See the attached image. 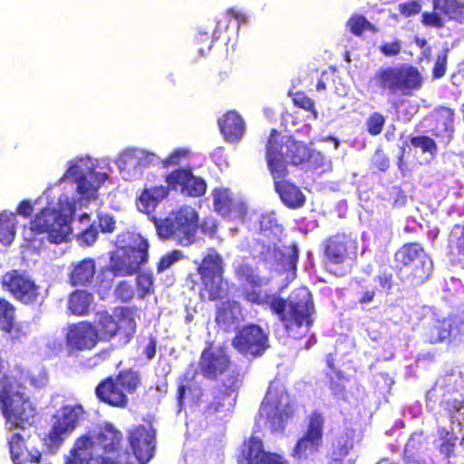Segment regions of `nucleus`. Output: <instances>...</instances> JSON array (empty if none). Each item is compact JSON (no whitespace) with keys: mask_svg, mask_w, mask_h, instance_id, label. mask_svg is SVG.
<instances>
[{"mask_svg":"<svg viewBox=\"0 0 464 464\" xmlns=\"http://www.w3.org/2000/svg\"><path fill=\"white\" fill-rule=\"evenodd\" d=\"M233 269L241 285L244 297L250 303L267 304L278 314L288 336L301 339L308 334L313 323L311 316L314 304L311 293L306 287L296 288L285 301L275 295L262 294L260 287L266 284V280L256 272L247 260L237 258L233 263Z\"/></svg>","mask_w":464,"mask_h":464,"instance_id":"1","label":"nucleus"},{"mask_svg":"<svg viewBox=\"0 0 464 464\" xmlns=\"http://www.w3.org/2000/svg\"><path fill=\"white\" fill-rule=\"evenodd\" d=\"M260 234L271 240L268 244L258 238L252 246L251 255L259 258L279 273L287 272V277H294L298 260V248L295 245L278 247L274 240H278L283 227L278 223L275 213L261 215L258 218Z\"/></svg>","mask_w":464,"mask_h":464,"instance_id":"2","label":"nucleus"},{"mask_svg":"<svg viewBox=\"0 0 464 464\" xmlns=\"http://www.w3.org/2000/svg\"><path fill=\"white\" fill-rule=\"evenodd\" d=\"M27 384L35 385V379L22 375L5 380L0 389V408L9 430H25L34 422L35 408L30 401Z\"/></svg>","mask_w":464,"mask_h":464,"instance_id":"3","label":"nucleus"},{"mask_svg":"<svg viewBox=\"0 0 464 464\" xmlns=\"http://www.w3.org/2000/svg\"><path fill=\"white\" fill-rule=\"evenodd\" d=\"M58 206V209L45 207L35 214L29 223L30 234L24 236L25 240L34 242L42 234H46L51 243L61 244L67 240L75 206L68 199L64 202L59 199Z\"/></svg>","mask_w":464,"mask_h":464,"instance_id":"4","label":"nucleus"},{"mask_svg":"<svg viewBox=\"0 0 464 464\" xmlns=\"http://www.w3.org/2000/svg\"><path fill=\"white\" fill-rule=\"evenodd\" d=\"M92 325L100 343L116 340L121 345H126L136 333L135 311L127 306L117 307L112 313L98 311Z\"/></svg>","mask_w":464,"mask_h":464,"instance_id":"5","label":"nucleus"},{"mask_svg":"<svg viewBox=\"0 0 464 464\" xmlns=\"http://www.w3.org/2000/svg\"><path fill=\"white\" fill-rule=\"evenodd\" d=\"M142 385L140 372L132 368L122 369L116 375L103 378L95 387L94 394L100 402L113 408L124 409L129 394H134Z\"/></svg>","mask_w":464,"mask_h":464,"instance_id":"6","label":"nucleus"},{"mask_svg":"<svg viewBox=\"0 0 464 464\" xmlns=\"http://www.w3.org/2000/svg\"><path fill=\"white\" fill-rule=\"evenodd\" d=\"M394 257L397 265L401 266V276L412 286L425 283L432 272V260L418 243L403 245Z\"/></svg>","mask_w":464,"mask_h":464,"instance_id":"7","label":"nucleus"},{"mask_svg":"<svg viewBox=\"0 0 464 464\" xmlns=\"http://www.w3.org/2000/svg\"><path fill=\"white\" fill-rule=\"evenodd\" d=\"M293 405L285 388L271 382L259 410V417L271 432L283 431L285 423L293 414Z\"/></svg>","mask_w":464,"mask_h":464,"instance_id":"8","label":"nucleus"},{"mask_svg":"<svg viewBox=\"0 0 464 464\" xmlns=\"http://www.w3.org/2000/svg\"><path fill=\"white\" fill-rule=\"evenodd\" d=\"M374 80L383 92L409 95L422 85V77L417 68L402 64L380 69Z\"/></svg>","mask_w":464,"mask_h":464,"instance_id":"9","label":"nucleus"},{"mask_svg":"<svg viewBox=\"0 0 464 464\" xmlns=\"http://www.w3.org/2000/svg\"><path fill=\"white\" fill-rule=\"evenodd\" d=\"M149 258V242L140 237L134 245L118 247L110 255L109 270L114 276H127L137 273Z\"/></svg>","mask_w":464,"mask_h":464,"instance_id":"10","label":"nucleus"},{"mask_svg":"<svg viewBox=\"0 0 464 464\" xmlns=\"http://www.w3.org/2000/svg\"><path fill=\"white\" fill-rule=\"evenodd\" d=\"M3 286L10 292L14 299L24 304L36 303L39 296V286L25 272L13 269L2 277Z\"/></svg>","mask_w":464,"mask_h":464,"instance_id":"11","label":"nucleus"},{"mask_svg":"<svg viewBox=\"0 0 464 464\" xmlns=\"http://www.w3.org/2000/svg\"><path fill=\"white\" fill-rule=\"evenodd\" d=\"M64 343L70 353L92 351L100 343L92 322L82 320L68 324Z\"/></svg>","mask_w":464,"mask_h":464,"instance_id":"12","label":"nucleus"},{"mask_svg":"<svg viewBox=\"0 0 464 464\" xmlns=\"http://www.w3.org/2000/svg\"><path fill=\"white\" fill-rule=\"evenodd\" d=\"M268 336L264 330L256 324L241 328L233 340L234 347L245 356L257 357L268 347Z\"/></svg>","mask_w":464,"mask_h":464,"instance_id":"13","label":"nucleus"},{"mask_svg":"<svg viewBox=\"0 0 464 464\" xmlns=\"http://www.w3.org/2000/svg\"><path fill=\"white\" fill-rule=\"evenodd\" d=\"M324 419L317 412H314L308 422L304 436L296 442L293 457L298 460L307 459L314 455L323 444V430Z\"/></svg>","mask_w":464,"mask_h":464,"instance_id":"14","label":"nucleus"},{"mask_svg":"<svg viewBox=\"0 0 464 464\" xmlns=\"http://www.w3.org/2000/svg\"><path fill=\"white\" fill-rule=\"evenodd\" d=\"M426 337L430 343L446 340L464 342V319L449 317L442 321L437 320L426 331Z\"/></svg>","mask_w":464,"mask_h":464,"instance_id":"15","label":"nucleus"},{"mask_svg":"<svg viewBox=\"0 0 464 464\" xmlns=\"http://www.w3.org/2000/svg\"><path fill=\"white\" fill-rule=\"evenodd\" d=\"M130 448L140 464H147L155 450V432L144 425L133 429L129 436Z\"/></svg>","mask_w":464,"mask_h":464,"instance_id":"16","label":"nucleus"},{"mask_svg":"<svg viewBox=\"0 0 464 464\" xmlns=\"http://www.w3.org/2000/svg\"><path fill=\"white\" fill-rule=\"evenodd\" d=\"M198 221V213L192 207L185 206L176 211V241L179 245L186 246L196 242Z\"/></svg>","mask_w":464,"mask_h":464,"instance_id":"17","label":"nucleus"},{"mask_svg":"<svg viewBox=\"0 0 464 464\" xmlns=\"http://www.w3.org/2000/svg\"><path fill=\"white\" fill-rule=\"evenodd\" d=\"M84 414L83 407L81 404L67 405L62 408V415L56 420L49 432V440L53 444H59L63 441L65 433L72 431L81 416Z\"/></svg>","mask_w":464,"mask_h":464,"instance_id":"18","label":"nucleus"},{"mask_svg":"<svg viewBox=\"0 0 464 464\" xmlns=\"http://www.w3.org/2000/svg\"><path fill=\"white\" fill-rule=\"evenodd\" d=\"M165 179L167 187L161 185L141 190L136 199L137 208L140 212L152 213L159 203L168 197L169 188H174V172L167 174Z\"/></svg>","mask_w":464,"mask_h":464,"instance_id":"19","label":"nucleus"},{"mask_svg":"<svg viewBox=\"0 0 464 464\" xmlns=\"http://www.w3.org/2000/svg\"><path fill=\"white\" fill-rule=\"evenodd\" d=\"M229 363L230 361L226 351L211 345L203 351L199 366L206 376L216 378L228 369Z\"/></svg>","mask_w":464,"mask_h":464,"instance_id":"20","label":"nucleus"},{"mask_svg":"<svg viewBox=\"0 0 464 464\" xmlns=\"http://www.w3.org/2000/svg\"><path fill=\"white\" fill-rule=\"evenodd\" d=\"M278 139L279 133L273 130L266 146L267 165L275 181L287 175L286 165L290 163L284 150L279 148Z\"/></svg>","mask_w":464,"mask_h":464,"instance_id":"21","label":"nucleus"},{"mask_svg":"<svg viewBox=\"0 0 464 464\" xmlns=\"http://www.w3.org/2000/svg\"><path fill=\"white\" fill-rule=\"evenodd\" d=\"M212 197L215 210L221 216H230L234 213L235 217H243L246 214L245 203L237 199L229 189L217 188L213 189Z\"/></svg>","mask_w":464,"mask_h":464,"instance_id":"22","label":"nucleus"},{"mask_svg":"<svg viewBox=\"0 0 464 464\" xmlns=\"http://www.w3.org/2000/svg\"><path fill=\"white\" fill-rule=\"evenodd\" d=\"M238 462L239 464H284L279 456L264 451L262 441L256 437L250 439Z\"/></svg>","mask_w":464,"mask_h":464,"instance_id":"23","label":"nucleus"},{"mask_svg":"<svg viewBox=\"0 0 464 464\" xmlns=\"http://www.w3.org/2000/svg\"><path fill=\"white\" fill-rule=\"evenodd\" d=\"M207 190V183L204 179L194 175L193 170L176 169V192L191 198L201 197Z\"/></svg>","mask_w":464,"mask_h":464,"instance_id":"24","label":"nucleus"},{"mask_svg":"<svg viewBox=\"0 0 464 464\" xmlns=\"http://www.w3.org/2000/svg\"><path fill=\"white\" fill-rule=\"evenodd\" d=\"M96 273V262L85 257L72 265L68 274V282L72 286H85L92 284Z\"/></svg>","mask_w":464,"mask_h":464,"instance_id":"25","label":"nucleus"},{"mask_svg":"<svg viewBox=\"0 0 464 464\" xmlns=\"http://www.w3.org/2000/svg\"><path fill=\"white\" fill-rule=\"evenodd\" d=\"M122 433L112 423L106 422L96 434V442L107 454L118 453L122 447Z\"/></svg>","mask_w":464,"mask_h":464,"instance_id":"26","label":"nucleus"},{"mask_svg":"<svg viewBox=\"0 0 464 464\" xmlns=\"http://www.w3.org/2000/svg\"><path fill=\"white\" fill-rule=\"evenodd\" d=\"M219 129L228 142H238L245 133V122L236 111L226 113L218 121Z\"/></svg>","mask_w":464,"mask_h":464,"instance_id":"27","label":"nucleus"},{"mask_svg":"<svg viewBox=\"0 0 464 464\" xmlns=\"http://www.w3.org/2000/svg\"><path fill=\"white\" fill-rule=\"evenodd\" d=\"M239 382L238 373H234L229 376V378L223 383V386L226 389V394L224 395L220 392V395L215 396L214 401L208 406L206 413L210 416L217 412H223L227 410V406H231L232 401H234V399L230 398L231 393L237 390Z\"/></svg>","mask_w":464,"mask_h":464,"instance_id":"28","label":"nucleus"},{"mask_svg":"<svg viewBox=\"0 0 464 464\" xmlns=\"http://www.w3.org/2000/svg\"><path fill=\"white\" fill-rule=\"evenodd\" d=\"M275 188L282 202L290 208H298L304 205L305 196L298 187L286 181H275Z\"/></svg>","mask_w":464,"mask_h":464,"instance_id":"29","label":"nucleus"},{"mask_svg":"<svg viewBox=\"0 0 464 464\" xmlns=\"http://www.w3.org/2000/svg\"><path fill=\"white\" fill-rule=\"evenodd\" d=\"M93 303V295L84 290H74L68 299V309L76 316H84L90 313Z\"/></svg>","mask_w":464,"mask_h":464,"instance_id":"30","label":"nucleus"},{"mask_svg":"<svg viewBox=\"0 0 464 464\" xmlns=\"http://www.w3.org/2000/svg\"><path fill=\"white\" fill-rule=\"evenodd\" d=\"M349 243H351V240L343 235H337L329 238L324 249L326 257L334 264L343 263L346 256Z\"/></svg>","mask_w":464,"mask_h":464,"instance_id":"31","label":"nucleus"},{"mask_svg":"<svg viewBox=\"0 0 464 464\" xmlns=\"http://www.w3.org/2000/svg\"><path fill=\"white\" fill-rule=\"evenodd\" d=\"M353 447V432L346 430L334 439L329 450V456L332 460L338 462L347 456Z\"/></svg>","mask_w":464,"mask_h":464,"instance_id":"32","label":"nucleus"},{"mask_svg":"<svg viewBox=\"0 0 464 464\" xmlns=\"http://www.w3.org/2000/svg\"><path fill=\"white\" fill-rule=\"evenodd\" d=\"M279 148L284 150L286 159H288L293 165L302 163L307 156L306 149L290 137H281Z\"/></svg>","mask_w":464,"mask_h":464,"instance_id":"33","label":"nucleus"},{"mask_svg":"<svg viewBox=\"0 0 464 464\" xmlns=\"http://www.w3.org/2000/svg\"><path fill=\"white\" fill-rule=\"evenodd\" d=\"M99 175H92L91 172L82 174L77 179V191L85 199H96L98 198V188L101 186V180H98Z\"/></svg>","mask_w":464,"mask_h":464,"instance_id":"34","label":"nucleus"},{"mask_svg":"<svg viewBox=\"0 0 464 464\" xmlns=\"http://www.w3.org/2000/svg\"><path fill=\"white\" fill-rule=\"evenodd\" d=\"M450 256L452 262L464 266V226H457L450 236Z\"/></svg>","mask_w":464,"mask_h":464,"instance_id":"35","label":"nucleus"},{"mask_svg":"<svg viewBox=\"0 0 464 464\" xmlns=\"http://www.w3.org/2000/svg\"><path fill=\"white\" fill-rule=\"evenodd\" d=\"M454 111L451 109L441 107L435 112L436 135L450 138L453 132Z\"/></svg>","mask_w":464,"mask_h":464,"instance_id":"36","label":"nucleus"},{"mask_svg":"<svg viewBox=\"0 0 464 464\" xmlns=\"http://www.w3.org/2000/svg\"><path fill=\"white\" fill-rule=\"evenodd\" d=\"M201 277L222 276L223 266L221 256L213 249L202 260L198 267Z\"/></svg>","mask_w":464,"mask_h":464,"instance_id":"37","label":"nucleus"},{"mask_svg":"<svg viewBox=\"0 0 464 464\" xmlns=\"http://www.w3.org/2000/svg\"><path fill=\"white\" fill-rule=\"evenodd\" d=\"M204 288L200 292L202 299L214 301L220 298L224 293L222 276L201 277Z\"/></svg>","mask_w":464,"mask_h":464,"instance_id":"38","label":"nucleus"},{"mask_svg":"<svg viewBox=\"0 0 464 464\" xmlns=\"http://www.w3.org/2000/svg\"><path fill=\"white\" fill-rule=\"evenodd\" d=\"M16 217L14 213L5 211L0 213V242L10 244L15 236Z\"/></svg>","mask_w":464,"mask_h":464,"instance_id":"39","label":"nucleus"},{"mask_svg":"<svg viewBox=\"0 0 464 464\" xmlns=\"http://www.w3.org/2000/svg\"><path fill=\"white\" fill-rule=\"evenodd\" d=\"M420 447V435H412L408 440L404 448V464H429L425 459L418 454L417 450Z\"/></svg>","mask_w":464,"mask_h":464,"instance_id":"40","label":"nucleus"},{"mask_svg":"<svg viewBox=\"0 0 464 464\" xmlns=\"http://www.w3.org/2000/svg\"><path fill=\"white\" fill-rule=\"evenodd\" d=\"M150 220L156 227L159 237L168 239L174 235V218L171 216L157 218L152 215Z\"/></svg>","mask_w":464,"mask_h":464,"instance_id":"41","label":"nucleus"},{"mask_svg":"<svg viewBox=\"0 0 464 464\" xmlns=\"http://www.w3.org/2000/svg\"><path fill=\"white\" fill-rule=\"evenodd\" d=\"M8 446L14 464H22L20 459L25 450L24 437L20 433L13 434L8 441Z\"/></svg>","mask_w":464,"mask_h":464,"instance_id":"42","label":"nucleus"},{"mask_svg":"<svg viewBox=\"0 0 464 464\" xmlns=\"http://www.w3.org/2000/svg\"><path fill=\"white\" fill-rule=\"evenodd\" d=\"M240 313V306L237 302H227L222 304L217 314L218 322L231 324L237 319Z\"/></svg>","mask_w":464,"mask_h":464,"instance_id":"43","label":"nucleus"},{"mask_svg":"<svg viewBox=\"0 0 464 464\" xmlns=\"http://www.w3.org/2000/svg\"><path fill=\"white\" fill-rule=\"evenodd\" d=\"M136 288L139 298L145 296L154 292L153 277L150 274L140 272L136 277Z\"/></svg>","mask_w":464,"mask_h":464,"instance_id":"44","label":"nucleus"},{"mask_svg":"<svg viewBox=\"0 0 464 464\" xmlns=\"http://www.w3.org/2000/svg\"><path fill=\"white\" fill-rule=\"evenodd\" d=\"M91 439L88 436L80 437L74 443L70 453L71 456L67 458L65 464H77L81 460V451L85 450L91 445Z\"/></svg>","mask_w":464,"mask_h":464,"instance_id":"45","label":"nucleus"},{"mask_svg":"<svg viewBox=\"0 0 464 464\" xmlns=\"http://www.w3.org/2000/svg\"><path fill=\"white\" fill-rule=\"evenodd\" d=\"M329 388L335 396L343 397L345 392V379L340 371H333L327 373Z\"/></svg>","mask_w":464,"mask_h":464,"instance_id":"46","label":"nucleus"},{"mask_svg":"<svg viewBox=\"0 0 464 464\" xmlns=\"http://www.w3.org/2000/svg\"><path fill=\"white\" fill-rule=\"evenodd\" d=\"M15 319L14 306L4 298H0V329L9 325Z\"/></svg>","mask_w":464,"mask_h":464,"instance_id":"47","label":"nucleus"},{"mask_svg":"<svg viewBox=\"0 0 464 464\" xmlns=\"http://www.w3.org/2000/svg\"><path fill=\"white\" fill-rule=\"evenodd\" d=\"M98 235L99 229H97L96 221H93L88 227L78 235L77 240L80 245L90 246L96 242Z\"/></svg>","mask_w":464,"mask_h":464,"instance_id":"48","label":"nucleus"},{"mask_svg":"<svg viewBox=\"0 0 464 464\" xmlns=\"http://www.w3.org/2000/svg\"><path fill=\"white\" fill-rule=\"evenodd\" d=\"M193 155L188 148L176 149V169L192 170L191 159Z\"/></svg>","mask_w":464,"mask_h":464,"instance_id":"49","label":"nucleus"},{"mask_svg":"<svg viewBox=\"0 0 464 464\" xmlns=\"http://www.w3.org/2000/svg\"><path fill=\"white\" fill-rule=\"evenodd\" d=\"M411 143L413 147L420 149L423 152L433 155L437 151L435 141L424 135L414 136L411 138Z\"/></svg>","mask_w":464,"mask_h":464,"instance_id":"50","label":"nucleus"},{"mask_svg":"<svg viewBox=\"0 0 464 464\" xmlns=\"http://www.w3.org/2000/svg\"><path fill=\"white\" fill-rule=\"evenodd\" d=\"M0 330L8 334L13 340L17 341L25 338L28 334L27 326L22 323L15 322V319L11 321L9 325L4 326Z\"/></svg>","mask_w":464,"mask_h":464,"instance_id":"51","label":"nucleus"},{"mask_svg":"<svg viewBox=\"0 0 464 464\" xmlns=\"http://www.w3.org/2000/svg\"><path fill=\"white\" fill-rule=\"evenodd\" d=\"M347 25L349 26L351 32L356 35H360L363 30H372V24L366 20L362 15H353L352 16Z\"/></svg>","mask_w":464,"mask_h":464,"instance_id":"52","label":"nucleus"},{"mask_svg":"<svg viewBox=\"0 0 464 464\" xmlns=\"http://www.w3.org/2000/svg\"><path fill=\"white\" fill-rule=\"evenodd\" d=\"M114 295L122 303L130 301L134 296V290L131 284L126 280L121 281L115 287Z\"/></svg>","mask_w":464,"mask_h":464,"instance_id":"53","label":"nucleus"},{"mask_svg":"<svg viewBox=\"0 0 464 464\" xmlns=\"http://www.w3.org/2000/svg\"><path fill=\"white\" fill-rule=\"evenodd\" d=\"M433 5L434 9L443 12L450 18L455 17L457 10L460 7L458 0H433Z\"/></svg>","mask_w":464,"mask_h":464,"instance_id":"54","label":"nucleus"},{"mask_svg":"<svg viewBox=\"0 0 464 464\" xmlns=\"http://www.w3.org/2000/svg\"><path fill=\"white\" fill-rule=\"evenodd\" d=\"M97 229L102 233H112L116 227L114 218L109 214L99 213L96 221Z\"/></svg>","mask_w":464,"mask_h":464,"instance_id":"55","label":"nucleus"},{"mask_svg":"<svg viewBox=\"0 0 464 464\" xmlns=\"http://www.w3.org/2000/svg\"><path fill=\"white\" fill-rule=\"evenodd\" d=\"M384 123V116L379 112H374L367 120V130L370 134L378 135L382 132Z\"/></svg>","mask_w":464,"mask_h":464,"instance_id":"56","label":"nucleus"},{"mask_svg":"<svg viewBox=\"0 0 464 464\" xmlns=\"http://www.w3.org/2000/svg\"><path fill=\"white\" fill-rule=\"evenodd\" d=\"M145 343L141 345L142 354H144L147 361H151L157 352V339L155 336L150 335L144 339Z\"/></svg>","mask_w":464,"mask_h":464,"instance_id":"57","label":"nucleus"},{"mask_svg":"<svg viewBox=\"0 0 464 464\" xmlns=\"http://www.w3.org/2000/svg\"><path fill=\"white\" fill-rule=\"evenodd\" d=\"M379 49L385 56H395L399 54L401 50V43L400 40H395L392 43H383Z\"/></svg>","mask_w":464,"mask_h":464,"instance_id":"58","label":"nucleus"},{"mask_svg":"<svg viewBox=\"0 0 464 464\" xmlns=\"http://www.w3.org/2000/svg\"><path fill=\"white\" fill-rule=\"evenodd\" d=\"M421 10V5L417 1H411L399 5V11L405 16H411L412 14H419Z\"/></svg>","mask_w":464,"mask_h":464,"instance_id":"59","label":"nucleus"},{"mask_svg":"<svg viewBox=\"0 0 464 464\" xmlns=\"http://www.w3.org/2000/svg\"><path fill=\"white\" fill-rule=\"evenodd\" d=\"M447 67V51H444L441 54L437 57L434 68L433 75L435 78L442 77L446 72Z\"/></svg>","mask_w":464,"mask_h":464,"instance_id":"60","label":"nucleus"},{"mask_svg":"<svg viewBox=\"0 0 464 464\" xmlns=\"http://www.w3.org/2000/svg\"><path fill=\"white\" fill-rule=\"evenodd\" d=\"M174 264V250L161 256L157 264V272L161 273Z\"/></svg>","mask_w":464,"mask_h":464,"instance_id":"61","label":"nucleus"},{"mask_svg":"<svg viewBox=\"0 0 464 464\" xmlns=\"http://www.w3.org/2000/svg\"><path fill=\"white\" fill-rule=\"evenodd\" d=\"M295 104L306 111H314V103L312 99L304 93H297L294 98Z\"/></svg>","mask_w":464,"mask_h":464,"instance_id":"62","label":"nucleus"},{"mask_svg":"<svg viewBox=\"0 0 464 464\" xmlns=\"http://www.w3.org/2000/svg\"><path fill=\"white\" fill-rule=\"evenodd\" d=\"M372 162L375 167H377L380 170L384 171L389 168V160L387 157L380 150H377L373 157Z\"/></svg>","mask_w":464,"mask_h":464,"instance_id":"63","label":"nucleus"},{"mask_svg":"<svg viewBox=\"0 0 464 464\" xmlns=\"http://www.w3.org/2000/svg\"><path fill=\"white\" fill-rule=\"evenodd\" d=\"M422 22L426 25H431L438 28L443 25L442 19L436 14L424 13L422 14Z\"/></svg>","mask_w":464,"mask_h":464,"instance_id":"64","label":"nucleus"}]
</instances>
